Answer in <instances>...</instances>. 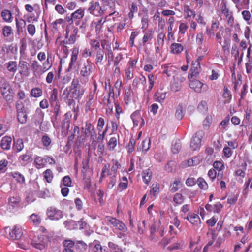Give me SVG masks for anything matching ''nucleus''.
Instances as JSON below:
<instances>
[{"instance_id":"20","label":"nucleus","mask_w":252,"mask_h":252,"mask_svg":"<svg viewBox=\"0 0 252 252\" xmlns=\"http://www.w3.org/2000/svg\"><path fill=\"white\" fill-rule=\"evenodd\" d=\"M189 79V87L196 93H201L204 84L200 81L194 79Z\"/></svg>"},{"instance_id":"45","label":"nucleus","mask_w":252,"mask_h":252,"mask_svg":"<svg viewBox=\"0 0 252 252\" xmlns=\"http://www.w3.org/2000/svg\"><path fill=\"white\" fill-rule=\"evenodd\" d=\"M109 168L110 165L109 164H105L103 165L99 181L100 183L102 182L103 179L105 178L107 175L109 176V174L110 173Z\"/></svg>"},{"instance_id":"56","label":"nucleus","mask_w":252,"mask_h":252,"mask_svg":"<svg viewBox=\"0 0 252 252\" xmlns=\"http://www.w3.org/2000/svg\"><path fill=\"white\" fill-rule=\"evenodd\" d=\"M24 17L27 22L31 23L32 22H37L39 18V15L37 14V15H35L33 13H31L27 15H25Z\"/></svg>"},{"instance_id":"1","label":"nucleus","mask_w":252,"mask_h":252,"mask_svg":"<svg viewBox=\"0 0 252 252\" xmlns=\"http://www.w3.org/2000/svg\"><path fill=\"white\" fill-rule=\"evenodd\" d=\"M79 68L80 81L85 84L88 82L90 76L94 70V64L88 59L80 62Z\"/></svg>"},{"instance_id":"30","label":"nucleus","mask_w":252,"mask_h":252,"mask_svg":"<svg viewBox=\"0 0 252 252\" xmlns=\"http://www.w3.org/2000/svg\"><path fill=\"white\" fill-rule=\"evenodd\" d=\"M152 176V172L150 169H146L142 171V177L145 184L148 185Z\"/></svg>"},{"instance_id":"13","label":"nucleus","mask_w":252,"mask_h":252,"mask_svg":"<svg viewBox=\"0 0 252 252\" xmlns=\"http://www.w3.org/2000/svg\"><path fill=\"white\" fill-rule=\"evenodd\" d=\"M79 54V48L74 46L72 49V53L71 55V59L69 63L68 67L67 68V71H71L73 68H75V64L77 63L78 60V56Z\"/></svg>"},{"instance_id":"39","label":"nucleus","mask_w":252,"mask_h":252,"mask_svg":"<svg viewBox=\"0 0 252 252\" xmlns=\"http://www.w3.org/2000/svg\"><path fill=\"white\" fill-rule=\"evenodd\" d=\"M153 38V32L152 31L149 33H144L141 41L139 42V45L140 46L142 47L145 45L146 43L149 41L152 40Z\"/></svg>"},{"instance_id":"50","label":"nucleus","mask_w":252,"mask_h":252,"mask_svg":"<svg viewBox=\"0 0 252 252\" xmlns=\"http://www.w3.org/2000/svg\"><path fill=\"white\" fill-rule=\"evenodd\" d=\"M30 220L31 222L35 226H38L41 222V219L40 217L35 213H33L30 216Z\"/></svg>"},{"instance_id":"62","label":"nucleus","mask_w":252,"mask_h":252,"mask_svg":"<svg viewBox=\"0 0 252 252\" xmlns=\"http://www.w3.org/2000/svg\"><path fill=\"white\" fill-rule=\"evenodd\" d=\"M173 200L175 204L180 205L183 203L184 198L182 194L177 193L174 195Z\"/></svg>"},{"instance_id":"4","label":"nucleus","mask_w":252,"mask_h":252,"mask_svg":"<svg viewBox=\"0 0 252 252\" xmlns=\"http://www.w3.org/2000/svg\"><path fill=\"white\" fill-rule=\"evenodd\" d=\"M4 231L7 238L12 240H17L20 239L23 234V229L19 225H14L13 226H7L4 228Z\"/></svg>"},{"instance_id":"51","label":"nucleus","mask_w":252,"mask_h":252,"mask_svg":"<svg viewBox=\"0 0 252 252\" xmlns=\"http://www.w3.org/2000/svg\"><path fill=\"white\" fill-rule=\"evenodd\" d=\"M112 162L113 163V165L111 167L110 173L117 175L118 170L121 168V165L119 161L115 159H112Z\"/></svg>"},{"instance_id":"18","label":"nucleus","mask_w":252,"mask_h":252,"mask_svg":"<svg viewBox=\"0 0 252 252\" xmlns=\"http://www.w3.org/2000/svg\"><path fill=\"white\" fill-rule=\"evenodd\" d=\"M235 5V7L238 11L242 9H248L250 4V0H231Z\"/></svg>"},{"instance_id":"32","label":"nucleus","mask_w":252,"mask_h":252,"mask_svg":"<svg viewBox=\"0 0 252 252\" xmlns=\"http://www.w3.org/2000/svg\"><path fill=\"white\" fill-rule=\"evenodd\" d=\"M104 51L102 49H98L95 51V63L96 65H102L104 59Z\"/></svg>"},{"instance_id":"34","label":"nucleus","mask_w":252,"mask_h":252,"mask_svg":"<svg viewBox=\"0 0 252 252\" xmlns=\"http://www.w3.org/2000/svg\"><path fill=\"white\" fill-rule=\"evenodd\" d=\"M21 198L18 196H11L8 199V205L13 208H18L20 206Z\"/></svg>"},{"instance_id":"33","label":"nucleus","mask_w":252,"mask_h":252,"mask_svg":"<svg viewBox=\"0 0 252 252\" xmlns=\"http://www.w3.org/2000/svg\"><path fill=\"white\" fill-rule=\"evenodd\" d=\"M131 88L130 86H128L125 89L124 94V100L125 103L127 105L131 102Z\"/></svg>"},{"instance_id":"17","label":"nucleus","mask_w":252,"mask_h":252,"mask_svg":"<svg viewBox=\"0 0 252 252\" xmlns=\"http://www.w3.org/2000/svg\"><path fill=\"white\" fill-rule=\"evenodd\" d=\"M184 219L187 220L192 225L198 227L201 223L200 218L198 215L194 213L190 212L188 213Z\"/></svg>"},{"instance_id":"16","label":"nucleus","mask_w":252,"mask_h":252,"mask_svg":"<svg viewBox=\"0 0 252 252\" xmlns=\"http://www.w3.org/2000/svg\"><path fill=\"white\" fill-rule=\"evenodd\" d=\"M130 118L132 120L134 127L138 126L140 122L141 127L144 125V120L141 117L139 110H136L133 112L130 116Z\"/></svg>"},{"instance_id":"31","label":"nucleus","mask_w":252,"mask_h":252,"mask_svg":"<svg viewBox=\"0 0 252 252\" xmlns=\"http://www.w3.org/2000/svg\"><path fill=\"white\" fill-rule=\"evenodd\" d=\"M223 102L224 103H229L232 99V94L230 91L226 86H224L222 94Z\"/></svg>"},{"instance_id":"6","label":"nucleus","mask_w":252,"mask_h":252,"mask_svg":"<svg viewBox=\"0 0 252 252\" xmlns=\"http://www.w3.org/2000/svg\"><path fill=\"white\" fill-rule=\"evenodd\" d=\"M104 220L107 225H111L119 230L125 232L127 231L126 225L120 220L112 216H107L104 218Z\"/></svg>"},{"instance_id":"64","label":"nucleus","mask_w":252,"mask_h":252,"mask_svg":"<svg viewBox=\"0 0 252 252\" xmlns=\"http://www.w3.org/2000/svg\"><path fill=\"white\" fill-rule=\"evenodd\" d=\"M93 251L94 252H107L105 249L102 248L98 242H94V246Z\"/></svg>"},{"instance_id":"19","label":"nucleus","mask_w":252,"mask_h":252,"mask_svg":"<svg viewBox=\"0 0 252 252\" xmlns=\"http://www.w3.org/2000/svg\"><path fill=\"white\" fill-rule=\"evenodd\" d=\"M19 72L21 75H27L30 70L29 64L28 62L24 60H20L18 64Z\"/></svg>"},{"instance_id":"12","label":"nucleus","mask_w":252,"mask_h":252,"mask_svg":"<svg viewBox=\"0 0 252 252\" xmlns=\"http://www.w3.org/2000/svg\"><path fill=\"white\" fill-rule=\"evenodd\" d=\"M231 32V31L229 28H226L224 29L221 27L216 33V41L220 44H221L222 38H223L224 41H225V37L229 38Z\"/></svg>"},{"instance_id":"26","label":"nucleus","mask_w":252,"mask_h":252,"mask_svg":"<svg viewBox=\"0 0 252 252\" xmlns=\"http://www.w3.org/2000/svg\"><path fill=\"white\" fill-rule=\"evenodd\" d=\"M1 16L4 22L11 23L13 20V16L11 11L8 9H4L1 12Z\"/></svg>"},{"instance_id":"52","label":"nucleus","mask_w":252,"mask_h":252,"mask_svg":"<svg viewBox=\"0 0 252 252\" xmlns=\"http://www.w3.org/2000/svg\"><path fill=\"white\" fill-rule=\"evenodd\" d=\"M8 70L13 73H16L17 70V63L16 61H10L7 63Z\"/></svg>"},{"instance_id":"22","label":"nucleus","mask_w":252,"mask_h":252,"mask_svg":"<svg viewBox=\"0 0 252 252\" xmlns=\"http://www.w3.org/2000/svg\"><path fill=\"white\" fill-rule=\"evenodd\" d=\"M47 161L45 157L37 156L35 157L33 164L37 169H41L45 167Z\"/></svg>"},{"instance_id":"15","label":"nucleus","mask_w":252,"mask_h":252,"mask_svg":"<svg viewBox=\"0 0 252 252\" xmlns=\"http://www.w3.org/2000/svg\"><path fill=\"white\" fill-rule=\"evenodd\" d=\"M201 70L200 63L198 61H192L191 65L190 72L189 73L188 78L192 79L193 77H197Z\"/></svg>"},{"instance_id":"53","label":"nucleus","mask_w":252,"mask_h":252,"mask_svg":"<svg viewBox=\"0 0 252 252\" xmlns=\"http://www.w3.org/2000/svg\"><path fill=\"white\" fill-rule=\"evenodd\" d=\"M78 32V28L76 27L74 28L72 32L71 33V35H70L69 38H68V40H67V41L68 42V44H72L76 42Z\"/></svg>"},{"instance_id":"29","label":"nucleus","mask_w":252,"mask_h":252,"mask_svg":"<svg viewBox=\"0 0 252 252\" xmlns=\"http://www.w3.org/2000/svg\"><path fill=\"white\" fill-rule=\"evenodd\" d=\"M12 139L10 137L5 136L0 142V147L3 150H8L10 149Z\"/></svg>"},{"instance_id":"25","label":"nucleus","mask_w":252,"mask_h":252,"mask_svg":"<svg viewBox=\"0 0 252 252\" xmlns=\"http://www.w3.org/2000/svg\"><path fill=\"white\" fill-rule=\"evenodd\" d=\"M0 89L3 94L10 92L11 86L9 83L4 78H0Z\"/></svg>"},{"instance_id":"57","label":"nucleus","mask_w":252,"mask_h":252,"mask_svg":"<svg viewBox=\"0 0 252 252\" xmlns=\"http://www.w3.org/2000/svg\"><path fill=\"white\" fill-rule=\"evenodd\" d=\"M3 50L7 53L14 54L17 50V47L16 45L11 44L10 45L6 46L3 48Z\"/></svg>"},{"instance_id":"37","label":"nucleus","mask_w":252,"mask_h":252,"mask_svg":"<svg viewBox=\"0 0 252 252\" xmlns=\"http://www.w3.org/2000/svg\"><path fill=\"white\" fill-rule=\"evenodd\" d=\"M159 187L160 185L158 183L155 182L153 183L150 190V195H153L154 197H157L160 192Z\"/></svg>"},{"instance_id":"48","label":"nucleus","mask_w":252,"mask_h":252,"mask_svg":"<svg viewBox=\"0 0 252 252\" xmlns=\"http://www.w3.org/2000/svg\"><path fill=\"white\" fill-rule=\"evenodd\" d=\"M30 94L32 96L37 98L41 96L43 94L42 89L39 87H35L30 91Z\"/></svg>"},{"instance_id":"2","label":"nucleus","mask_w":252,"mask_h":252,"mask_svg":"<svg viewBox=\"0 0 252 252\" xmlns=\"http://www.w3.org/2000/svg\"><path fill=\"white\" fill-rule=\"evenodd\" d=\"M85 92V89L81 87L78 79H73L70 86L66 87L63 91V95H67L69 97L79 99L82 97Z\"/></svg>"},{"instance_id":"55","label":"nucleus","mask_w":252,"mask_h":252,"mask_svg":"<svg viewBox=\"0 0 252 252\" xmlns=\"http://www.w3.org/2000/svg\"><path fill=\"white\" fill-rule=\"evenodd\" d=\"M58 90L56 88H54L51 92L50 97L49 98V101L50 102L51 105H52L53 102L57 103V102H59L58 100Z\"/></svg>"},{"instance_id":"63","label":"nucleus","mask_w":252,"mask_h":252,"mask_svg":"<svg viewBox=\"0 0 252 252\" xmlns=\"http://www.w3.org/2000/svg\"><path fill=\"white\" fill-rule=\"evenodd\" d=\"M182 88V84L180 82H177L174 79L173 81L171 84V90L173 92H178Z\"/></svg>"},{"instance_id":"10","label":"nucleus","mask_w":252,"mask_h":252,"mask_svg":"<svg viewBox=\"0 0 252 252\" xmlns=\"http://www.w3.org/2000/svg\"><path fill=\"white\" fill-rule=\"evenodd\" d=\"M238 143L236 139L227 142V145L224 146L223 149L222 153L224 156L226 158H230L233 153V150L236 149L238 147Z\"/></svg>"},{"instance_id":"59","label":"nucleus","mask_w":252,"mask_h":252,"mask_svg":"<svg viewBox=\"0 0 252 252\" xmlns=\"http://www.w3.org/2000/svg\"><path fill=\"white\" fill-rule=\"evenodd\" d=\"M197 183L199 188L203 190H207L208 189V185L204 179L202 177H199L197 180Z\"/></svg>"},{"instance_id":"5","label":"nucleus","mask_w":252,"mask_h":252,"mask_svg":"<svg viewBox=\"0 0 252 252\" xmlns=\"http://www.w3.org/2000/svg\"><path fill=\"white\" fill-rule=\"evenodd\" d=\"M221 13L224 15L226 20L227 25L232 27L234 24V17L233 11H231L225 0H223L220 4Z\"/></svg>"},{"instance_id":"11","label":"nucleus","mask_w":252,"mask_h":252,"mask_svg":"<svg viewBox=\"0 0 252 252\" xmlns=\"http://www.w3.org/2000/svg\"><path fill=\"white\" fill-rule=\"evenodd\" d=\"M46 214L48 217L53 220H58L63 217V212L53 207L47 209Z\"/></svg>"},{"instance_id":"61","label":"nucleus","mask_w":252,"mask_h":252,"mask_svg":"<svg viewBox=\"0 0 252 252\" xmlns=\"http://www.w3.org/2000/svg\"><path fill=\"white\" fill-rule=\"evenodd\" d=\"M19 158L23 163L27 164L32 161V155L28 153H25L22 155H21L19 157Z\"/></svg>"},{"instance_id":"40","label":"nucleus","mask_w":252,"mask_h":252,"mask_svg":"<svg viewBox=\"0 0 252 252\" xmlns=\"http://www.w3.org/2000/svg\"><path fill=\"white\" fill-rule=\"evenodd\" d=\"M24 147V142L23 139L19 138L14 141L13 148L14 150L17 152L21 151Z\"/></svg>"},{"instance_id":"8","label":"nucleus","mask_w":252,"mask_h":252,"mask_svg":"<svg viewBox=\"0 0 252 252\" xmlns=\"http://www.w3.org/2000/svg\"><path fill=\"white\" fill-rule=\"evenodd\" d=\"M204 135V133L202 130H199L196 132L192 137L190 141V148L192 150L195 151L199 149L201 146L202 138Z\"/></svg>"},{"instance_id":"27","label":"nucleus","mask_w":252,"mask_h":252,"mask_svg":"<svg viewBox=\"0 0 252 252\" xmlns=\"http://www.w3.org/2000/svg\"><path fill=\"white\" fill-rule=\"evenodd\" d=\"M163 73L167 75L168 77L173 75L176 71V68L171 64H165L162 66Z\"/></svg>"},{"instance_id":"28","label":"nucleus","mask_w":252,"mask_h":252,"mask_svg":"<svg viewBox=\"0 0 252 252\" xmlns=\"http://www.w3.org/2000/svg\"><path fill=\"white\" fill-rule=\"evenodd\" d=\"M184 48L182 44L173 43L170 46V52L174 54H179L183 51Z\"/></svg>"},{"instance_id":"49","label":"nucleus","mask_w":252,"mask_h":252,"mask_svg":"<svg viewBox=\"0 0 252 252\" xmlns=\"http://www.w3.org/2000/svg\"><path fill=\"white\" fill-rule=\"evenodd\" d=\"M43 174L46 181L48 183H51L54 178L52 171L50 169H47L43 172Z\"/></svg>"},{"instance_id":"43","label":"nucleus","mask_w":252,"mask_h":252,"mask_svg":"<svg viewBox=\"0 0 252 252\" xmlns=\"http://www.w3.org/2000/svg\"><path fill=\"white\" fill-rule=\"evenodd\" d=\"M41 142L44 147L48 149L52 144V139L47 134H44L41 137Z\"/></svg>"},{"instance_id":"35","label":"nucleus","mask_w":252,"mask_h":252,"mask_svg":"<svg viewBox=\"0 0 252 252\" xmlns=\"http://www.w3.org/2000/svg\"><path fill=\"white\" fill-rule=\"evenodd\" d=\"M146 83V78L145 76L142 75L139 77H136L132 82V86L133 88H138L140 84L145 85Z\"/></svg>"},{"instance_id":"46","label":"nucleus","mask_w":252,"mask_h":252,"mask_svg":"<svg viewBox=\"0 0 252 252\" xmlns=\"http://www.w3.org/2000/svg\"><path fill=\"white\" fill-rule=\"evenodd\" d=\"M117 136H113L111 137L107 143L108 149L110 151H113L115 149L117 144Z\"/></svg>"},{"instance_id":"23","label":"nucleus","mask_w":252,"mask_h":252,"mask_svg":"<svg viewBox=\"0 0 252 252\" xmlns=\"http://www.w3.org/2000/svg\"><path fill=\"white\" fill-rule=\"evenodd\" d=\"M76 25H78L80 21L83 18L85 15L84 9L82 8H79L75 11L71 13Z\"/></svg>"},{"instance_id":"38","label":"nucleus","mask_w":252,"mask_h":252,"mask_svg":"<svg viewBox=\"0 0 252 252\" xmlns=\"http://www.w3.org/2000/svg\"><path fill=\"white\" fill-rule=\"evenodd\" d=\"M184 18L187 19L188 18H194L196 15L195 12L191 9L189 5H185L184 7Z\"/></svg>"},{"instance_id":"58","label":"nucleus","mask_w":252,"mask_h":252,"mask_svg":"<svg viewBox=\"0 0 252 252\" xmlns=\"http://www.w3.org/2000/svg\"><path fill=\"white\" fill-rule=\"evenodd\" d=\"M148 86L146 89L147 92H150L153 89L155 84V76L153 74H150L148 75Z\"/></svg>"},{"instance_id":"36","label":"nucleus","mask_w":252,"mask_h":252,"mask_svg":"<svg viewBox=\"0 0 252 252\" xmlns=\"http://www.w3.org/2000/svg\"><path fill=\"white\" fill-rule=\"evenodd\" d=\"M181 186L182 184L181 179H175L174 182L170 185V190L172 192H175L180 189Z\"/></svg>"},{"instance_id":"3","label":"nucleus","mask_w":252,"mask_h":252,"mask_svg":"<svg viewBox=\"0 0 252 252\" xmlns=\"http://www.w3.org/2000/svg\"><path fill=\"white\" fill-rule=\"evenodd\" d=\"M52 66V62H50L49 57L41 65L36 60H33L31 63V68L34 74L37 76H40L48 70Z\"/></svg>"},{"instance_id":"42","label":"nucleus","mask_w":252,"mask_h":252,"mask_svg":"<svg viewBox=\"0 0 252 252\" xmlns=\"http://www.w3.org/2000/svg\"><path fill=\"white\" fill-rule=\"evenodd\" d=\"M117 182V174L110 173L109 178L107 181V187L109 189H112L115 185Z\"/></svg>"},{"instance_id":"60","label":"nucleus","mask_w":252,"mask_h":252,"mask_svg":"<svg viewBox=\"0 0 252 252\" xmlns=\"http://www.w3.org/2000/svg\"><path fill=\"white\" fill-rule=\"evenodd\" d=\"M72 117V113L71 112L69 111L66 113L64 115V125L65 126L66 124V130L68 131L70 127V119Z\"/></svg>"},{"instance_id":"21","label":"nucleus","mask_w":252,"mask_h":252,"mask_svg":"<svg viewBox=\"0 0 252 252\" xmlns=\"http://www.w3.org/2000/svg\"><path fill=\"white\" fill-rule=\"evenodd\" d=\"M204 41V35L203 33L201 32L196 35V42L197 44L198 45L197 48V52L206 53L207 51V48L206 47H203V43Z\"/></svg>"},{"instance_id":"41","label":"nucleus","mask_w":252,"mask_h":252,"mask_svg":"<svg viewBox=\"0 0 252 252\" xmlns=\"http://www.w3.org/2000/svg\"><path fill=\"white\" fill-rule=\"evenodd\" d=\"M2 34L5 38L11 36L13 34L12 27L8 25L4 26L2 29Z\"/></svg>"},{"instance_id":"44","label":"nucleus","mask_w":252,"mask_h":252,"mask_svg":"<svg viewBox=\"0 0 252 252\" xmlns=\"http://www.w3.org/2000/svg\"><path fill=\"white\" fill-rule=\"evenodd\" d=\"M140 34V31L138 29L135 30L133 31L129 37V44L131 47H133L135 45V40L136 37H137Z\"/></svg>"},{"instance_id":"9","label":"nucleus","mask_w":252,"mask_h":252,"mask_svg":"<svg viewBox=\"0 0 252 252\" xmlns=\"http://www.w3.org/2000/svg\"><path fill=\"white\" fill-rule=\"evenodd\" d=\"M49 237L44 235H40L38 236L37 240L35 238L32 243V245L40 250H43L48 244Z\"/></svg>"},{"instance_id":"54","label":"nucleus","mask_w":252,"mask_h":252,"mask_svg":"<svg viewBox=\"0 0 252 252\" xmlns=\"http://www.w3.org/2000/svg\"><path fill=\"white\" fill-rule=\"evenodd\" d=\"M12 176L17 181V182L19 183L23 184L25 182V179L24 176L19 172H12Z\"/></svg>"},{"instance_id":"14","label":"nucleus","mask_w":252,"mask_h":252,"mask_svg":"<svg viewBox=\"0 0 252 252\" xmlns=\"http://www.w3.org/2000/svg\"><path fill=\"white\" fill-rule=\"evenodd\" d=\"M17 108V120L21 124L26 123L28 120V115L23 105H18Z\"/></svg>"},{"instance_id":"47","label":"nucleus","mask_w":252,"mask_h":252,"mask_svg":"<svg viewBox=\"0 0 252 252\" xmlns=\"http://www.w3.org/2000/svg\"><path fill=\"white\" fill-rule=\"evenodd\" d=\"M229 120L230 117L228 115L219 124V128L222 131L227 130V127L229 124Z\"/></svg>"},{"instance_id":"7","label":"nucleus","mask_w":252,"mask_h":252,"mask_svg":"<svg viewBox=\"0 0 252 252\" xmlns=\"http://www.w3.org/2000/svg\"><path fill=\"white\" fill-rule=\"evenodd\" d=\"M88 12L95 16H101L105 13V9L97 1H92L89 3Z\"/></svg>"},{"instance_id":"24","label":"nucleus","mask_w":252,"mask_h":252,"mask_svg":"<svg viewBox=\"0 0 252 252\" xmlns=\"http://www.w3.org/2000/svg\"><path fill=\"white\" fill-rule=\"evenodd\" d=\"M58 38L57 39V43H59L58 48L63 53V57L65 58L69 53L68 47L67 46L68 42L65 40L58 41Z\"/></svg>"}]
</instances>
